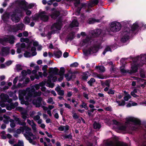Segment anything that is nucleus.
I'll list each match as a JSON object with an SVG mask.
<instances>
[{"instance_id":"nucleus-1","label":"nucleus","mask_w":146,"mask_h":146,"mask_svg":"<svg viewBox=\"0 0 146 146\" xmlns=\"http://www.w3.org/2000/svg\"><path fill=\"white\" fill-rule=\"evenodd\" d=\"M24 130L25 131V133L24 134V136L26 139L29 141L30 143L33 145L36 144V142L33 141V139H37L39 138L38 136L34 135L31 132V128L27 126L24 127H21L19 129L16 130V132L18 134H20L21 132L23 131Z\"/></svg>"},{"instance_id":"nucleus-2","label":"nucleus","mask_w":146,"mask_h":146,"mask_svg":"<svg viewBox=\"0 0 146 146\" xmlns=\"http://www.w3.org/2000/svg\"><path fill=\"white\" fill-rule=\"evenodd\" d=\"M91 40L88 38H87L81 42L80 46H85L87 48H84L83 49V52L86 56L97 52L99 48L95 46L91 45Z\"/></svg>"},{"instance_id":"nucleus-3","label":"nucleus","mask_w":146,"mask_h":146,"mask_svg":"<svg viewBox=\"0 0 146 146\" xmlns=\"http://www.w3.org/2000/svg\"><path fill=\"white\" fill-rule=\"evenodd\" d=\"M40 86L39 84H36L33 86L31 89L28 88L25 90H20L19 91V95L23 98H24V96H25V99L27 101H31L32 98H33L32 93L35 91L34 88H35L36 90H38L39 89Z\"/></svg>"},{"instance_id":"nucleus-4","label":"nucleus","mask_w":146,"mask_h":146,"mask_svg":"<svg viewBox=\"0 0 146 146\" xmlns=\"http://www.w3.org/2000/svg\"><path fill=\"white\" fill-rule=\"evenodd\" d=\"M15 4L16 6H19L22 11L32 8L34 5L33 4H30L28 5L25 0H17L15 1Z\"/></svg>"},{"instance_id":"nucleus-5","label":"nucleus","mask_w":146,"mask_h":146,"mask_svg":"<svg viewBox=\"0 0 146 146\" xmlns=\"http://www.w3.org/2000/svg\"><path fill=\"white\" fill-rule=\"evenodd\" d=\"M33 20L36 21L40 18L41 20L44 21H46L48 19V16L46 15V13L44 11H39L38 15L36 14L32 17Z\"/></svg>"},{"instance_id":"nucleus-6","label":"nucleus","mask_w":146,"mask_h":146,"mask_svg":"<svg viewBox=\"0 0 146 146\" xmlns=\"http://www.w3.org/2000/svg\"><path fill=\"white\" fill-rule=\"evenodd\" d=\"M17 6V9L11 13V19L13 22L15 23H17L19 21L20 18L18 16V14L21 13L22 12V10L18 6Z\"/></svg>"},{"instance_id":"nucleus-7","label":"nucleus","mask_w":146,"mask_h":146,"mask_svg":"<svg viewBox=\"0 0 146 146\" xmlns=\"http://www.w3.org/2000/svg\"><path fill=\"white\" fill-rule=\"evenodd\" d=\"M130 32V31L129 28H126L124 30L122 34V37L121 40L123 42H125L128 39Z\"/></svg>"},{"instance_id":"nucleus-8","label":"nucleus","mask_w":146,"mask_h":146,"mask_svg":"<svg viewBox=\"0 0 146 146\" xmlns=\"http://www.w3.org/2000/svg\"><path fill=\"white\" fill-rule=\"evenodd\" d=\"M121 28V25L119 22H113L110 25V30L113 32L118 31L120 30Z\"/></svg>"},{"instance_id":"nucleus-9","label":"nucleus","mask_w":146,"mask_h":146,"mask_svg":"<svg viewBox=\"0 0 146 146\" xmlns=\"http://www.w3.org/2000/svg\"><path fill=\"white\" fill-rule=\"evenodd\" d=\"M9 42L11 44H13L14 43V38L13 36H7V37H5L4 39L0 38V43L3 45L6 44V43Z\"/></svg>"},{"instance_id":"nucleus-10","label":"nucleus","mask_w":146,"mask_h":146,"mask_svg":"<svg viewBox=\"0 0 146 146\" xmlns=\"http://www.w3.org/2000/svg\"><path fill=\"white\" fill-rule=\"evenodd\" d=\"M1 101H0V104L2 107H4L5 105L3 104V102H6L9 98V96L7 94H2L0 96Z\"/></svg>"},{"instance_id":"nucleus-11","label":"nucleus","mask_w":146,"mask_h":146,"mask_svg":"<svg viewBox=\"0 0 146 146\" xmlns=\"http://www.w3.org/2000/svg\"><path fill=\"white\" fill-rule=\"evenodd\" d=\"M113 123L114 124L119 126L117 127V129L119 131V132L122 133H124L125 132L124 131H125L126 130V127L123 125H120V123L115 120H113Z\"/></svg>"},{"instance_id":"nucleus-12","label":"nucleus","mask_w":146,"mask_h":146,"mask_svg":"<svg viewBox=\"0 0 146 146\" xmlns=\"http://www.w3.org/2000/svg\"><path fill=\"white\" fill-rule=\"evenodd\" d=\"M3 117L5 119L3 120L4 123L7 124L9 121L11 122L10 124L11 127H15V125L13 120L10 119L9 117L5 115H4Z\"/></svg>"},{"instance_id":"nucleus-13","label":"nucleus","mask_w":146,"mask_h":146,"mask_svg":"<svg viewBox=\"0 0 146 146\" xmlns=\"http://www.w3.org/2000/svg\"><path fill=\"white\" fill-rule=\"evenodd\" d=\"M5 60L4 58L0 57V61L1 62H3ZM12 61L9 60L6 62L5 64H0V68H3L10 65L12 63Z\"/></svg>"},{"instance_id":"nucleus-14","label":"nucleus","mask_w":146,"mask_h":146,"mask_svg":"<svg viewBox=\"0 0 146 146\" xmlns=\"http://www.w3.org/2000/svg\"><path fill=\"white\" fill-rule=\"evenodd\" d=\"M34 92V96H33V98H32L30 102L32 100L34 99V97L39 96L41 95L42 94L41 92L40 91H38V92ZM21 97H22L21 96ZM22 98H23V99H21V102L22 104H25L26 105H27L28 104V103H29V102H30L27 101L26 99L25 100H26V101H25L23 99V98L22 97Z\"/></svg>"},{"instance_id":"nucleus-15","label":"nucleus","mask_w":146,"mask_h":146,"mask_svg":"<svg viewBox=\"0 0 146 146\" xmlns=\"http://www.w3.org/2000/svg\"><path fill=\"white\" fill-rule=\"evenodd\" d=\"M24 27V25L23 24L16 25L12 26L10 30L13 31H16L22 29Z\"/></svg>"},{"instance_id":"nucleus-16","label":"nucleus","mask_w":146,"mask_h":146,"mask_svg":"<svg viewBox=\"0 0 146 146\" xmlns=\"http://www.w3.org/2000/svg\"><path fill=\"white\" fill-rule=\"evenodd\" d=\"M61 28V23H54L51 29L52 31V33H54L55 32L60 29Z\"/></svg>"},{"instance_id":"nucleus-17","label":"nucleus","mask_w":146,"mask_h":146,"mask_svg":"<svg viewBox=\"0 0 146 146\" xmlns=\"http://www.w3.org/2000/svg\"><path fill=\"white\" fill-rule=\"evenodd\" d=\"M127 122L126 123L128 122H131L135 124H136L139 125L140 123V121L139 119L132 117H128L127 118Z\"/></svg>"},{"instance_id":"nucleus-18","label":"nucleus","mask_w":146,"mask_h":146,"mask_svg":"<svg viewBox=\"0 0 146 146\" xmlns=\"http://www.w3.org/2000/svg\"><path fill=\"white\" fill-rule=\"evenodd\" d=\"M42 98L41 97L38 98L36 100H33L32 101L33 104L36 107H39L41 105Z\"/></svg>"},{"instance_id":"nucleus-19","label":"nucleus","mask_w":146,"mask_h":146,"mask_svg":"<svg viewBox=\"0 0 146 146\" xmlns=\"http://www.w3.org/2000/svg\"><path fill=\"white\" fill-rule=\"evenodd\" d=\"M53 76L51 75H50L48 76V80L46 82V85L50 88H52L54 86V84L51 82V78Z\"/></svg>"},{"instance_id":"nucleus-20","label":"nucleus","mask_w":146,"mask_h":146,"mask_svg":"<svg viewBox=\"0 0 146 146\" xmlns=\"http://www.w3.org/2000/svg\"><path fill=\"white\" fill-rule=\"evenodd\" d=\"M120 62L122 63V65L121 66L120 68V71L121 73H125L127 72H129L128 70H125L124 68V63L125 60L124 59L122 58L120 60Z\"/></svg>"},{"instance_id":"nucleus-21","label":"nucleus","mask_w":146,"mask_h":146,"mask_svg":"<svg viewBox=\"0 0 146 146\" xmlns=\"http://www.w3.org/2000/svg\"><path fill=\"white\" fill-rule=\"evenodd\" d=\"M27 122L29 125L31 126L32 129L34 130V132H36V125L34 123V121L33 120L31 121L29 119H27Z\"/></svg>"},{"instance_id":"nucleus-22","label":"nucleus","mask_w":146,"mask_h":146,"mask_svg":"<svg viewBox=\"0 0 146 146\" xmlns=\"http://www.w3.org/2000/svg\"><path fill=\"white\" fill-rule=\"evenodd\" d=\"M25 44L23 43L21 44L18 43L16 44V46L18 47L17 52L18 53H19L21 52V48H23L25 47Z\"/></svg>"},{"instance_id":"nucleus-23","label":"nucleus","mask_w":146,"mask_h":146,"mask_svg":"<svg viewBox=\"0 0 146 146\" xmlns=\"http://www.w3.org/2000/svg\"><path fill=\"white\" fill-rule=\"evenodd\" d=\"M74 74L71 72H69L65 74V76L66 80L68 81H69L71 80L73 78H74L73 77Z\"/></svg>"},{"instance_id":"nucleus-24","label":"nucleus","mask_w":146,"mask_h":146,"mask_svg":"<svg viewBox=\"0 0 146 146\" xmlns=\"http://www.w3.org/2000/svg\"><path fill=\"white\" fill-rule=\"evenodd\" d=\"M9 49L8 48L3 47L1 50V53L4 56H6L9 53Z\"/></svg>"},{"instance_id":"nucleus-25","label":"nucleus","mask_w":146,"mask_h":146,"mask_svg":"<svg viewBox=\"0 0 146 146\" xmlns=\"http://www.w3.org/2000/svg\"><path fill=\"white\" fill-rule=\"evenodd\" d=\"M36 71L35 70H33L32 73L33 74V75H32L30 76V78L32 80H33L35 78H36L37 79H38L39 78V77L36 74Z\"/></svg>"},{"instance_id":"nucleus-26","label":"nucleus","mask_w":146,"mask_h":146,"mask_svg":"<svg viewBox=\"0 0 146 146\" xmlns=\"http://www.w3.org/2000/svg\"><path fill=\"white\" fill-rule=\"evenodd\" d=\"M55 90L57 92L58 95L62 96L64 95V91L60 89V86L59 85L55 88Z\"/></svg>"},{"instance_id":"nucleus-27","label":"nucleus","mask_w":146,"mask_h":146,"mask_svg":"<svg viewBox=\"0 0 146 146\" xmlns=\"http://www.w3.org/2000/svg\"><path fill=\"white\" fill-rule=\"evenodd\" d=\"M79 23L77 21L76 19H74L72 21L70 25V27L72 28L74 27H77L78 26Z\"/></svg>"},{"instance_id":"nucleus-28","label":"nucleus","mask_w":146,"mask_h":146,"mask_svg":"<svg viewBox=\"0 0 146 146\" xmlns=\"http://www.w3.org/2000/svg\"><path fill=\"white\" fill-rule=\"evenodd\" d=\"M9 15L7 13H5L2 17V19L3 21L5 22L9 19Z\"/></svg>"},{"instance_id":"nucleus-29","label":"nucleus","mask_w":146,"mask_h":146,"mask_svg":"<svg viewBox=\"0 0 146 146\" xmlns=\"http://www.w3.org/2000/svg\"><path fill=\"white\" fill-rule=\"evenodd\" d=\"M54 54L56 57L59 58L61 56L62 53L61 51L58 50L54 52Z\"/></svg>"},{"instance_id":"nucleus-30","label":"nucleus","mask_w":146,"mask_h":146,"mask_svg":"<svg viewBox=\"0 0 146 146\" xmlns=\"http://www.w3.org/2000/svg\"><path fill=\"white\" fill-rule=\"evenodd\" d=\"M41 90L42 91L44 92V93H43V94L45 96H46L47 95V94H48L50 92L49 91L46 90V88L44 87H42L41 88Z\"/></svg>"},{"instance_id":"nucleus-31","label":"nucleus","mask_w":146,"mask_h":146,"mask_svg":"<svg viewBox=\"0 0 146 146\" xmlns=\"http://www.w3.org/2000/svg\"><path fill=\"white\" fill-rule=\"evenodd\" d=\"M131 68V73H135L137 71V65L135 64L133 65Z\"/></svg>"},{"instance_id":"nucleus-32","label":"nucleus","mask_w":146,"mask_h":146,"mask_svg":"<svg viewBox=\"0 0 146 146\" xmlns=\"http://www.w3.org/2000/svg\"><path fill=\"white\" fill-rule=\"evenodd\" d=\"M110 81L109 80H106L104 82H101V84L102 86H103L104 87L105 86H107L108 87H109L110 86Z\"/></svg>"},{"instance_id":"nucleus-33","label":"nucleus","mask_w":146,"mask_h":146,"mask_svg":"<svg viewBox=\"0 0 146 146\" xmlns=\"http://www.w3.org/2000/svg\"><path fill=\"white\" fill-rule=\"evenodd\" d=\"M96 68L97 70H99L100 72H104L105 71V68L103 66H97L96 67Z\"/></svg>"},{"instance_id":"nucleus-34","label":"nucleus","mask_w":146,"mask_h":146,"mask_svg":"<svg viewBox=\"0 0 146 146\" xmlns=\"http://www.w3.org/2000/svg\"><path fill=\"white\" fill-rule=\"evenodd\" d=\"M58 69L56 68H52L51 69V72L53 74L58 75Z\"/></svg>"},{"instance_id":"nucleus-35","label":"nucleus","mask_w":146,"mask_h":146,"mask_svg":"<svg viewBox=\"0 0 146 146\" xmlns=\"http://www.w3.org/2000/svg\"><path fill=\"white\" fill-rule=\"evenodd\" d=\"M146 56L145 54H142L140 56H138V60L140 61H143L146 59Z\"/></svg>"},{"instance_id":"nucleus-36","label":"nucleus","mask_w":146,"mask_h":146,"mask_svg":"<svg viewBox=\"0 0 146 146\" xmlns=\"http://www.w3.org/2000/svg\"><path fill=\"white\" fill-rule=\"evenodd\" d=\"M22 117L24 119H26L27 118L29 117V115L27 114V112H22Z\"/></svg>"},{"instance_id":"nucleus-37","label":"nucleus","mask_w":146,"mask_h":146,"mask_svg":"<svg viewBox=\"0 0 146 146\" xmlns=\"http://www.w3.org/2000/svg\"><path fill=\"white\" fill-rule=\"evenodd\" d=\"M59 15V14L58 12L55 11L54 13L51 15V17L52 18L55 19Z\"/></svg>"},{"instance_id":"nucleus-38","label":"nucleus","mask_w":146,"mask_h":146,"mask_svg":"<svg viewBox=\"0 0 146 146\" xmlns=\"http://www.w3.org/2000/svg\"><path fill=\"white\" fill-rule=\"evenodd\" d=\"M138 27V23L137 22H136L131 27L132 30L133 31L135 30Z\"/></svg>"},{"instance_id":"nucleus-39","label":"nucleus","mask_w":146,"mask_h":146,"mask_svg":"<svg viewBox=\"0 0 146 146\" xmlns=\"http://www.w3.org/2000/svg\"><path fill=\"white\" fill-rule=\"evenodd\" d=\"M116 102L118 104L119 106H124L125 104V102L123 100H121V101L116 100Z\"/></svg>"},{"instance_id":"nucleus-40","label":"nucleus","mask_w":146,"mask_h":146,"mask_svg":"<svg viewBox=\"0 0 146 146\" xmlns=\"http://www.w3.org/2000/svg\"><path fill=\"white\" fill-rule=\"evenodd\" d=\"M23 68V66L20 64H18L16 66V69L18 71L22 70Z\"/></svg>"},{"instance_id":"nucleus-41","label":"nucleus","mask_w":146,"mask_h":146,"mask_svg":"<svg viewBox=\"0 0 146 146\" xmlns=\"http://www.w3.org/2000/svg\"><path fill=\"white\" fill-rule=\"evenodd\" d=\"M30 19L29 17H25L23 20L24 22L26 24H29L30 22Z\"/></svg>"},{"instance_id":"nucleus-42","label":"nucleus","mask_w":146,"mask_h":146,"mask_svg":"<svg viewBox=\"0 0 146 146\" xmlns=\"http://www.w3.org/2000/svg\"><path fill=\"white\" fill-rule=\"evenodd\" d=\"M94 127L96 129H99L100 128L101 126L99 123L95 122L94 124Z\"/></svg>"},{"instance_id":"nucleus-43","label":"nucleus","mask_w":146,"mask_h":146,"mask_svg":"<svg viewBox=\"0 0 146 146\" xmlns=\"http://www.w3.org/2000/svg\"><path fill=\"white\" fill-rule=\"evenodd\" d=\"M24 144L23 141L19 140L17 144L14 145L13 146H23Z\"/></svg>"},{"instance_id":"nucleus-44","label":"nucleus","mask_w":146,"mask_h":146,"mask_svg":"<svg viewBox=\"0 0 146 146\" xmlns=\"http://www.w3.org/2000/svg\"><path fill=\"white\" fill-rule=\"evenodd\" d=\"M65 72L64 69L63 67H61L60 68V71L58 74V75H64Z\"/></svg>"},{"instance_id":"nucleus-45","label":"nucleus","mask_w":146,"mask_h":146,"mask_svg":"<svg viewBox=\"0 0 146 146\" xmlns=\"http://www.w3.org/2000/svg\"><path fill=\"white\" fill-rule=\"evenodd\" d=\"M47 103L48 104H54V102L53 101V99L51 97H50L48 98L47 100Z\"/></svg>"},{"instance_id":"nucleus-46","label":"nucleus","mask_w":146,"mask_h":146,"mask_svg":"<svg viewBox=\"0 0 146 146\" xmlns=\"http://www.w3.org/2000/svg\"><path fill=\"white\" fill-rule=\"evenodd\" d=\"M89 73L88 72L84 73L82 77V78L84 80H86L88 78V74Z\"/></svg>"},{"instance_id":"nucleus-47","label":"nucleus","mask_w":146,"mask_h":146,"mask_svg":"<svg viewBox=\"0 0 146 146\" xmlns=\"http://www.w3.org/2000/svg\"><path fill=\"white\" fill-rule=\"evenodd\" d=\"M95 81V80L94 78H91L90 80L88 81V83L90 85V86H91L94 82Z\"/></svg>"},{"instance_id":"nucleus-48","label":"nucleus","mask_w":146,"mask_h":146,"mask_svg":"<svg viewBox=\"0 0 146 146\" xmlns=\"http://www.w3.org/2000/svg\"><path fill=\"white\" fill-rule=\"evenodd\" d=\"M80 107L82 108H84L86 109H88V107L87 106V104L83 101L82 102V104L80 106Z\"/></svg>"},{"instance_id":"nucleus-49","label":"nucleus","mask_w":146,"mask_h":146,"mask_svg":"<svg viewBox=\"0 0 146 146\" xmlns=\"http://www.w3.org/2000/svg\"><path fill=\"white\" fill-rule=\"evenodd\" d=\"M36 48L35 47H33L31 48V51H34V52H32V56H34L36 54V53L35 52Z\"/></svg>"},{"instance_id":"nucleus-50","label":"nucleus","mask_w":146,"mask_h":146,"mask_svg":"<svg viewBox=\"0 0 146 146\" xmlns=\"http://www.w3.org/2000/svg\"><path fill=\"white\" fill-rule=\"evenodd\" d=\"M24 56L25 57H29L31 56L32 55L31 54L27 52H25L24 54Z\"/></svg>"},{"instance_id":"nucleus-51","label":"nucleus","mask_w":146,"mask_h":146,"mask_svg":"<svg viewBox=\"0 0 146 146\" xmlns=\"http://www.w3.org/2000/svg\"><path fill=\"white\" fill-rule=\"evenodd\" d=\"M131 96L129 94H127L124 97V99L125 101H127L129 99H130Z\"/></svg>"},{"instance_id":"nucleus-52","label":"nucleus","mask_w":146,"mask_h":146,"mask_svg":"<svg viewBox=\"0 0 146 146\" xmlns=\"http://www.w3.org/2000/svg\"><path fill=\"white\" fill-rule=\"evenodd\" d=\"M111 48H110L108 46H107L105 49V50L104 51V52H103V54L104 55H105V54L106 53V52L107 51H111Z\"/></svg>"},{"instance_id":"nucleus-53","label":"nucleus","mask_w":146,"mask_h":146,"mask_svg":"<svg viewBox=\"0 0 146 146\" xmlns=\"http://www.w3.org/2000/svg\"><path fill=\"white\" fill-rule=\"evenodd\" d=\"M70 1H74V5L75 6H76L77 5L80 3L79 0H68Z\"/></svg>"},{"instance_id":"nucleus-54","label":"nucleus","mask_w":146,"mask_h":146,"mask_svg":"<svg viewBox=\"0 0 146 146\" xmlns=\"http://www.w3.org/2000/svg\"><path fill=\"white\" fill-rule=\"evenodd\" d=\"M95 35L96 36L100 35L101 33V29H98L96 30L95 32Z\"/></svg>"},{"instance_id":"nucleus-55","label":"nucleus","mask_w":146,"mask_h":146,"mask_svg":"<svg viewBox=\"0 0 146 146\" xmlns=\"http://www.w3.org/2000/svg\"><path fill=\"white\" fill-rule=\"evenodd\" d=\"M23 86L20 83H18L17 84V86H15V85H13L12 88L13 89H14L17 88H20L21 87H22Z\"/></svg>"},{"instance_id":"nucleus-56","label":"nucleus","mask_w":146,"mask_h":146,"mask_svg":"<svg viewBox=\"0 0 146 146\" xmlns=\"http://www.w3.org/2000/svg\"><path fill=\"white\" fill-rule=\"evenodd\" d=\"M29 40L27 38H20V41L22 42H28Z\"/></svg>"},{"instance_id":"nucleus-57","label":"nucleus","mask_w":146,"mask_h":146,"mask_svg":"<svg viewBox=\"0 0 146 146\" xmlns=\"http://www.w3.org/2000/svg\"><path fill=\"white\" fill-rule=\"evenodd\" d=\"M72 102L74 103L75 107H76L78 104V102L74 99H72L71 100Z\"/></svg>"},{"instance_id":"nucleus-58","label":"nucleus","mask_w":146,"mask_h":146,"mask_svg":"<svg viewBox=\"0 0 146 146\" xmlns=\"http://www.w3.org/2000/svg\"><path fill=\"white\" fill-rule=\"evenodd\" d=\"M25 77L23 75L20 76L19 77L18 76L19 81V82H21L24 79Z\"/></svg>"},{"instance_id":"nucleus-59","label":"nucleus","mask_w":146,"mask_h":146,"mask_svg":"<svg viewBox=\"0 0 146 146\" xmlns=\"http://www.w3.org/2000/svg\"><path fill=\"white\" fill-rule=\"evenodd\" d=\"M95 21L96 20L92 18H91L89 19L88 23L90 24H92L95 22Z\"/></svg>"},{"instance_id":"nucleus-60","label":"nucleus","mask_w":146,"mask_h":146,"mask_svg":"<svg viewBox=\"0 0 146 146\" xmlns=\"http://www.w3.org/2000/svg\"><path fill=\"white\" fill-rule=\"evenodd\" d=\"M19 80L18 76L16 77L13 80V84L15 85L17 83L18 80Z\"/></svg>"},{"instance_id":"nucleus-61","label":"nucleus","mask_w":146,"mask_h":146,"mask_svg":"<svg viewBox=\"0 0 146 146\" xmlns=\"http://www.w3.org/2000/svg\"><path fill=\"white\" fill-rule=\"evenodd\" d=\"M97 76L98 78L100 79H104L105 78V77L101 74H97Z\"/></svg>"},{"instance_id":"nucleus-62","label":"nucleus","mask_w":146,"mask_h":146,"mask_svg":"<svg viewBox=\"0 0 146 146\" xmlns=\"http://www.w3.org/2000/svg\"><path fill=\"white\" fill-rule=\"evenodd\" d=\"M36 121H37L40 119V116L39 115H36L33 118Z\"/></svg>"},{"instance_id":"nucleus-63","label":"nucleus","mask_w":146,"mask_h":146,"mask_svg":"<svg viewBox=\"0 0 146 146\" xmlns=\"http://www.w3.org/2000/svg\"><path fill=\"white\" fill-rule=\"evenodd\" d=\"M46 84V81H43L42 82L39 84L40 86L41 87H43Z\"/></svg>"},{"instance_id":"nucleus-64","label":"nucleus","mask_w":146,"mask_h":146,"mask_svg":"<svg viewBox=\"0 0 146 146\" xmlns=\"http://www.w3.org/2000/svg\"><path fill=\"white\" fill-rule=\"evenodd\" d=\"M21 74L25 77L27 74V73L25 70H23L22 71Z\"/></svg>"}]
</instances>
